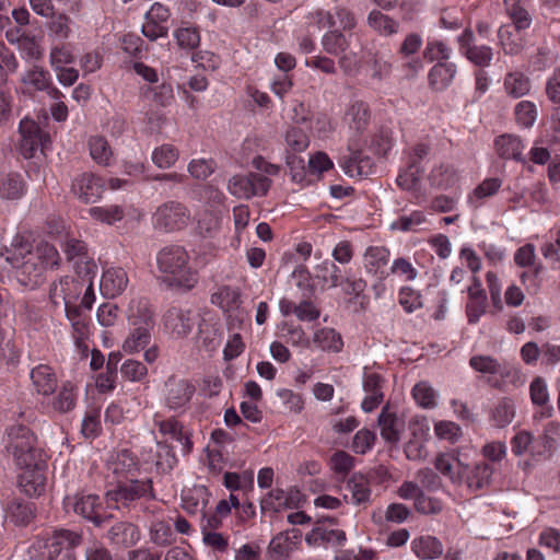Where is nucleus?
<instances>
[{
  "mask_svg": "<svg viewBox=\"0 0 560 560\" xmlns=\"http://www.w3.org/2000/svg\"><path fill=\"white\" fill-rule=\"evenodd\" d=\"M195 392L196 387L188 380L170 376L164 383V404L172 411L185 412Z\"/></svg>",
  "mask_w": 560,
  "mask_h": 560,
  "instance_id": "8",
  "label": "nucleus"
},
{
  "mask_svg": "<svg viewBox=\"0 0 560 560\" xmlns=\"http://www.w3.org/2000/svg\"><path fill=\"white\" fill-rule=\"evenodd\" d=\"M345 174L350 177L363 178L374 172L372 159L359 150H350L340 161Z\"/></svg>",
  "mask_w": 560,
  "mask_h": 560,
  "instance_id": "19",
  "label": "nucleus"
},
{
  "mask_svg": "<svg viewBox=\"0 0 560 560\" xmlns=\"http://www.w3.org/2000/svg\"><path fill=\"white\" fill-rule=\"evenodd\" d=\"M106 538L112 545L129 548L139 541L140 532L132 523L121 521L109 527Z\"/></svg>",
  "mask_w": 560,
  "mask_h": 560,
  "instance_id": "24",
  "label": "nucleus"
},
{
  "mask_svg": "<svg viewBox=\"0 0 560 560\" xmlns=\"http://www.w3.org/2000/svg\"><path fill=\"white\" fill-rule=\"evenodd\" d=\"M191 219V212L185 203L168 200L156 208L152 215V224L160 232L174 233L185 230Z\"/></svg>",
  "mask_w": 560,
  "mask_h": 560,
  "instance_id": "6",
  "label": "nucleus"
},
{
  "mask_svg": "<svg viewBox=\"0 0 560 560\" xmlns=\"http://www.w3.org/2000/svg\"><path fill=\"white\" fill-rule=\"evenodd\" d=\"M313 342L323 351L340 352L343 347V341L335 329L324 327L315 331Z\"/></svg>",
  "mask_w": 560,
  "mask_h": 560,
  "instance_id": "38",
  "label": "nucleus"
},
{
  "mask_svg": "<svg viewBox=\"0 0 560 560\" xmlns=\"http://www.w3.org/2000/svg\"><path fill=\"white\" fill-rule=\"evenodd\" d=\"M494 145L498 154L501 158L525 162L523 156L524 145L518 137L512 135H502L495 139Z\"/></svg>",
  "mask_w": 560,
  "mask_h": 560,
  "instance_id": "35",
  "label": "nucleus"
},
{
  "mask_svg": "<svg viewBox=\"0 0 560 560\" xmlns=\"http://www.w3.org/2000/svg\"><path fill=\"white\" fill-rule=\"evenodd\" d=\"M469 364L475 371L483 374H500L501 376L505 374L503 366L489 355H474L470 358Z\"/></svg>",
  "mask_w": 560,
  "mask_h": 560,
  "instance_id": "57",
  "label": "nucleus"
},
{
  "mask_svg": "<svg viewBox=\"0 0 560 560\" xmlns=\"http://www.w3.org/2000/svg\"><path fill=\"white\" fill-rule=\"evenodd\" d=\"M370 119L371 113L365 102L354 100L349 104L345 114V120L350 129L363 132L368 128Z\"/></svg>",
  "mask_w": 560,
  "mask_h": 560,
  "instance_id": "29",
  "label": "nucleus"
},
{
  "mask_svg": "<svg viewBox=\"0 0 560 560\" xmlns=\"http://www.w3.org/2000/svg\"><path fill=\"white\" fill-rule=\"evenodd\" d=\"M515 417V406L510 398H502L491 411V420L498 428L510 424Z\"/></svg>",
  "mask_w": 560,
  "mask_h": 560,
  "instance_id": "47",
  "label": "nucleus"
},
{
  "mask_svg": "<svg viewBox=\"0 0 560 560\" xmlns=\"http://www.w3.org/2000/svg\"><path fill=\"white\" fill-rule=\"evenodd\" d=\"M299 491L285 492L282 489H273L260 501L261 510L279 512L284 509H291L295 505V498Z\"/></svg>",
  "mask_w": 560,
  "mask_h": 560,
  "instance_id": "31",
  "label": "nucleus"
},
{
  "mask_svg": "<svg viewBox=\"0 0 560 560\" xmlns=\"http://www.w3.org/2000/svg\"><path fill=\"white\" fill-rule=\"evenodd\" d=\"M425 222V215L421 211H413L410 214L401 215L390 224L392 230L402 232L417 231Z\"/></svg>",
  "mask_w": 560,
  "mask_h": 560,
  "instance_id": "62",
  "label": "nucleus"
},
{
  "mask_svg": "<svg viewBox=\"0 0 560 560\" xmlns=\"http://www.w3.org/2000/svg\"><path fill=\"white\" fill-rule=\"evenodd\" d=\"M463 466L464 464L457 459V468L453 465V457L448 454H440L435 457L434 467L443 476L447 477L453 485H463Z\"/></svg>",
  "mask_w": 560,
  "mask_h": 560,
  "instance_id": "37",
  "label": "nucleus"
},
{
  "mask_svg": "<svg viewBox=\"0 0 560 560\" xmlns=\"http://www.w3.org/2000/svg\"><path fill=\"white\" fill-rule=\"evenodd\" d=\"M346 489L350 494H345L347 503L358 506L362 510L368 509L372 503V490L369 479L361 472L353 474L346 483Z\"/></svg>",
  "mask_w": 560,
  "mask_h": 560,
  "instance_id": "16",
  "label": "nucleus"
},
{
  "mask_svg": "<svg viewBox=\"0 0 560 560\" xmlns=\"http://www.w3.org/2000/svg\"><path fill=\"white\" fill-rule=\"evenodd\" d=\"M154 423L163 435H168L171 439L182 443L183 452L188 453L192 447L189 436L183 431V425L175 419L170 418L166 420L154 418Z\"/></svg>",
  "mask_w": 560,
  "mask_h": 560,
  "instance_id": "36",
  "label": "nucleus"
},
{
  "mask_svg": "<svg viewBox=\"0 0 560 560\" xmlns=\"http://www.w3.org/2000/svg\"><path fill=\"white\" fill-rule=\"evenodd\" d=\"M316 278L329 289L343 285V277L340 267L334 261L325 260L315 267Z\"/></svg>",
  "mask_w": 560,
  "mask_h": 560,
  "instance_id": "39",
  "label": "nucleus"
},
{
  "mask_svg": "<svg viewBox=\"0 0 560 560\" xmlns=\"http://www.w3.org/2000/svg\"><path fill=\"white\" fill-rule=\"evenodd\" d=\"M89 150L91 158L100 165H109L112 150L107 140L101 136H93L89 139Z\"/></svg>",
  "mask_w": 560,
  "mask_h": 560,
  "instance_id": "49",
  "label": "nucleus"
},
{
  "mask_svg": "<svg viewBox=\"0 0 560 560\" xmlns=\"http://www.w3.org/2000/svg\"><path fill=\"white\" fill-rule=\"evenodd\" d=\"M317 23L322 28L340 27L352 30L355 24L354 14L347 8L336 7L332 11H318Z\"/></svg>",
  "mask_w": 560,
  "mask_h": 560,
  "instance_id": "23",
  "label": "nucleus"
},
{
  "mask_svg": "<svg viewBox=\"0 0 560 560\" xmlns=\"http://www.w3.org/2000/svg\"><path fill=\"white\" fill-rule=\"evenodd\" d=\"M503 5L517 32L527 30L532 25L533 18L525 8L524 0H503Z\"/></svg>",
  "mask_w": 560,
  "mask_h": 560,
  "instance_id": "34",
  "label": "nucleus"
},
{
  "mask_svg": "<svg viewBox=\"0 0 560 560\" xmlns=\"http://www.w3.org/2000/svg\"><path fill=\"white\" fill-rule=\"evenodd\" d=\"M110 470L118 480L127 481L137 479L139 471L137 457L128 450H121L112 456L107 464Z\"/></svg>",
  "mask_w": 560,
  "mask_h": 560,
  "instance_id": "20",
  "label": "nucleus"
},
{
  "mask_svg": "<svg viewBox=\"0 0 560 560\" xmlns=\"http://www.w3.org/2000/svg\"><path fill=\"white\" fill-rule=\"evenodd\" d=\"M347 540L346 533L338 528L337 520L334 517L319 518L313 529L306 534L305 541L308 546H342Z\"/></svg>",
  "mask_w": 560,
  "mask_h": 560,
  "instance_id": "11",
  "label": "nucleus"
},
{
  "mask_svg": "<svg viewBox=\"0 0 560 560\" xmlns=\"http://www.w3.org/2000/svg\"><path fill=\"white\" fill-rule=\"evenodd\" d=\"M413 553L422 560L438 559L443 555V545L434 536L421 535L411 541Z\"/></svg>",
  "mask_w": 560,
  "mask_h": 560,
  "instance_id": "30",
  "label": "nucleus"
},
{
  "mask_svg": "<svg viewBox=\"0 0 560 560\" xmlns=\"http://www.w3.org/2000/svg\"><path fill=\"white\" fill-rule=\"evenodd\" d=\"M50 81L51 78L49 72L39 67H34L26 71L22 77V82L36 91H45L46 89H49Z\"/></svg>",
  "mask_w": 560,
  "mask_h": 560,
  "instance_id": "55",
  "label": "nucleus"
},
{
  "mask_svg": "<svg viewBox=\"0 0 560 560\" xmlns=\"http://www.w3.org/2000/svg\"><path fill=\"white\" fill-rule=\"evenodd\" d=\"M12 268L19 283L30 288H35L40 282L45 270L43 262L38 260V256L33 254L27 256L25 261L19 262Z\"/></svg>",
  "mask_w": 560,
  "mask_h": 560,
  "instance_id": "21",
  "label": "nucleus"
},
{
  "mask_svg": "<svg viewBox=\"0 0 560 560\" xmlns=\"http://www.w3.org/2000/svg\"><path fill=\"white\" fill-rule=\"evenodd\" d=\"M211 303L228 314V325L231 329L240 327L246 317V313L241 308V294L235 288L221 287L211 295Z\"/></svg>",
  "mask_w": 560,
  "mask_h": 560,
  "instance_id": "12",
  "label": "nucleus"
},
{
  "mask_svg": "<svg viewBox=\"0 0 560 560\" xmlns=\"http://www.w3.org/2000/svg\"><path fill=\"white\" fill-rule=\"evenodd\" d=\"M89 213L93 219L107 224L120 221L125 215L124 209L118 205L92 207L89 209Z\"/></svg>",
  "mask_w": 560,
  "mask_h": 560,
  "instance_id": "54",
  "label": "nucleus"
},
{
  "mask_svg": "<svg viewBox=\"0 0 560 560\" xmlns=\"http://www.w3.org/2000/svg\"><path fill=\"white\" fill-rule=\"evenodd\" d=\"M504 88L509 95L521 97L529 92L530 81L522 72H511L504 79Z\"/></svg>",
  "mask_w": 560,
  "mask_h": 560,
  "instance_id": "51",
  "label": "nucleus"
},
{
  "mask_svg": "<svg viewBox=\"0 0 560 560\" xmlns=\"http://www.w3.org/2000/svg\"><path fill=\"white\" fill-rule=\"evenodd\" d=\"M456 73L457 67L454 62L448 60L436 62L429 71V85L434 91H444L452 84Z\"/></svg>",
  "mask_w": 560,
  "mask_h": 560,
  "instance_id": "27",
  "label": "nucleus"
},
{
  "mask_svg": "<svg viewBox=\"0 0 560 560\" xmlns=\"http://www.w3.org/2000/svg\"><path fill=\"white\" fill-rule=\"evenodd\" d=\"M82 534L69 529H56L46 539L43 556L47 560H77L73 549L81 545Z\"/></svg>",
  "mask_w": 560,
  "mask_h": 560,
  "instance_id": "7",
  "label": "nucleus"
},
{
  "mask_svg": "<svg viewBox=\"0 0 560 560\" xmlns=\"http://www.w3.org/2000/svg\"><path fill=\"white\" fill-rule=\"evenodd\" d=\"M160 281L170 289L188 292L198 283V276L189 265V255L184 246H163L155 257Z\"/></svg>",
  "mask_w": 560,
  "mask_h": 560,
  "instance_id": "1",
  "label": "nucleus"
},
{
  "mask_svg": "<svg viewBox=\"0 0 560 560\" xmlns=\"http://www.w3.org/2000/svg\"><path fill=\"white\" fill-rule=\"evenodd\" d=\"M75 394L73 385L70 382H67L62 385L60 392L58 393L56 399L54 400V409L59 412H68L72 410L75 406Z\"/></svg>",
  "mask_w": 560,
  "mask_h": 560,
  "instance_id": "59",
  "label": "nucleus"
},
{
  "mask_svg": "<svg viewBox=\"0 0 560 560\" xmlns=\"http://www.w3.org/2000/svg\"><path fill=\"white\" fill-rule=\"evenodd\" d=\"M128 281L127 272L122 268L110 267L103 272L100 289L106 298H115L124 292Z\"/></svg>",
  "mask_w": 560,
  "mask_h": 560,
  "instance_id": "25",
  "label": "nucleus"
},
{
  "mask_svg": "<svg viewBox=\"0 0 560 560\" xmlns=\"http://www.w3.org/2000/svg\"><path fill=\"white\" fill-rule=\"evenodd\" d=\"M493 467L486 463H477L472 466L464 464L463 476L465 485L470 491L481 490L490 485Z\"/></svg>",
  "mask_w": 560,
  "mask_h": 560,
  "instance_id": "22",
  "label": "nucleus"
},
{
  "mask_svg": "<svg viewBox=\"0 0 560 560\" xmlns=\"http://www.w3.org/2000/svg\"><path fill=\"white\" fill-rule=\"evenodd\" d=\"M502 185V180L497 177L486 178L468 196V202L471 207L478 208L482 200L495 195Z\"/></svg>",
  "mask_w": 560,
  "mask_h": 560,
  "instance_id": "43",
  "label": "nucleus"
},
{
  "mask_svg": "<svg viewBox=\"0 0 560 560\" xmlns=\"http://www.w3.org/2000/svg\"><path fill=\"white\" fill-rule=\"evenodd\" d=\"M13 336L14 329L8 320L0 319V353L7 361H13L19 357Z\"/></svg>",
  "mask_w": 560,
  "mask_h": 560,
  "instance_id": "44",
  "label": "nucleus"
},
{
  "mask_svg": "<svg viewBox=\"0 0 560 560\" xmlns=\"http://www.w3.org/2000/svg\"><path fill=\"white\" fill-rule=\"evenodd\" d=\"M51 20L47 24L48 36L57 40H66L70 37L71 20L66 14L59 13L50 16Z\"/></svg>",
  "mask_w": 560,
  "mask_h": 560,
  "instance_id": "53",
  "label": "nucleus"
},
{
  "mask_svg": "<svg viewBox=\"0 0 560 560\" xmlns=\"http://www.w3.org/2000/svg\"><path fill=\"white\" fill-rule=\"evenodd\" d=\"M24 183L19 174L10 173L0 178V198L15 200L23 196Z\"/></svg>",
  "mask_w": 560,
  "mask_h": 560,
  "instance_id": "42",
  "label": "nucleus"
},
{
  "mask_svg": "<svg viewBox=\"0 0 560 560\" xmlns=\"http://www.w3.org/2000/svg\"><path fill=\"white\" fill-rule=\"evenodd\" d=\"M142 93L147 100L162 107L168 106L174 100L173 88L167 83L143 88Z\"/></svg>",
  "mask_w": 560,
  "mask_h": 560,
  "instance_id": "52",
  "label": "nucleus"
},
{
  "mask_svg": "<svg viewBox=\"0 0 560 560\" xmlns=\"http://www.w3.org/2000/svg\"><path fill=\"white\" fill-rule=\"evenodd\" d=\"M464 56L475 66L486 68L491 65L493 51L490 46L476 45L472 48L466 49Z\"/></svg>",
  "mask_w": 560,
  "mask_h": 560,
  "instance_id": "61",
  "label": "nucleus"
},
{
  "mask_svg": "<svg viewBox=\"0 0 560 560\" xmlns=\"http://www.w3.org/2000/svg\"><path fill=\"white\" fill-rule=\"evenodd\" d=\"M368 24L381 35L385 36L397 33L399 26L398 22L377 10H373L369 13Z\"/></svg>",
  "mask_w": 560,
  "mask_h": 560,
  "instance_id": "48",
  "label": "nucleus"
},
{
  "mask_svg": "<svg viewBox=\"0 0 560 560\" xmlns=\"http://www.w3.org/2000/svg\"><path fill=\"white\" fill-rule=\"evenodd\" d=\"M514 114L518 125L529 128L537 119V107L529 101H521L515 106Z\"/></svg>",
  "mask_w": 560,
  "mask_h": 560,
  "instance_id": "60",
  "label": "nucleus"
},
{
  "mask_svg": "<svg viewBox=\"0 0 560 560\" xmlns=\"http://www.w3.org/2000/svg\"><path fill=\"white\" fill-rule=\"evenodd\" d=\"M164 326L176 337H186L191 332L197 314L188 308L172 306L164 314Z\"/></svg>",
  "mask_w": 560,
  "mask_h": 560,
  "instance_id": "15",
  "label": "nucleus"
},
{
  "mask_svg": "<svg viewBox=\"0 0 560 560\" xmlns=\"http://www.w3.org/2000/svg\"><path fill=\"white\" fill-rule=\"evenodd\" d=\"M144 497H154L151 479L118 480L117 486L106 492V503L109 509H128Z\"/></svg>",
  "mask_w": 560,
  "mask_h": 560,
  "instance_id": "5",
  "label": "nucleus"
},
{
  "mask_svg": "<svg viewBox=\"0 0 560 560\" xmlns=\"http://www.w3.org/2000/svg\"><path fill=\"white\" fill-rule=\"evenodd\" d=\"M152 310L145 299L132 300L128 307V320L132 327H153Z\"/></svg>",
  "mask_w": 560,
  "mask_h": 560,
  "instance_id": "33",
  "label": "nucleus"
},
{
  "mask_svg": "<svg viewBox=\"0 0 560 560\" xmlns=\"http://www.w3.org/2000/svg\"><path fill=\"white\" fill-rule=\"evenodd\" d=\"M179 156L178 150L173 144H162L152 152V162L159 168H170Z\"/></svg>",
  "mask_w": 560,
  "mask_h": 560,
  "instance_id": "56",
  "label": "nucleus"
},
{
  "mask_svg": "<svg viewBox=\"0 0 560 560\" xmlns=\"http://www.w3.org/2000/svg\"><path fill=\"white\" fill-rule=\"evenodd\" d=\"M104 189V180L89 172L75 176L71 184L72 194L84 203H92L98 200Z\"/></svg>",
  "mask_w": 560,
  "mask_h": 560,
  "instance_id": "14",
  "label": "nucleus"
},
{
  "mask_svg": "<svg viewBox=\"0 0 560 560\" xmlns=\"http://www.w3.org/2000/svg\"><path fill=\"white\" fill-rule=\"evenodd\" d=\"M271 185V180L258 173L248 175H234L229 179L228 190L240 199H249L253 196H265Z\"/></svg>",
  "mask_w": 560,
  "mask_h": 560,
  "instance_id": "10",
  "label": "nucleus"
},
{
  "mask_svg": "<svg viewBox=\"0 0 560 560\" xmlns=\"http://www.w3.org/2000/svg\"><path fill=\"white\" fill-rule=\"evenodd\" d=\"M424 170L417 161H409L407 168L401 171L397 176V185L404 190L415 189Z\"/></svg>",
  "mask_w": 560,
  "mask_h": 560,
  "instance_id": "45",
  "label": "nucleus"
},
{
  "mask_svg": "<svg viewBox=\"0 0 560 560\" xmlns=\"http://www.w3.org/2000/svg\"><path fill=\"white\" fill-rule=\"evenodd\" d=\"M381 436L387 443L396 444L405 430V420L387 404L382 408L377 418Z\"/></svg>",
  "mask_w": 560,
  "mask_h": 560,
  "instance_id": "18",
  "label": "nucleus"
},
{
  "mask_svg": "<svg viewBox=\"0 0 560 560\" xmlns=\"http://www.w3.org/2000/svg\"><path fill=\"white\" fill-rule=\"evenodd\" d=\"M63 506L68 513L72 511L96 527L104 526L113 518L112 514L105 513L103 500L95 493L82 491L67 495L63 499Z\"/></svg>",
  "mask_w": 560,
  "mask_h": 560,
  "instance_id": "4",
  "label": "nucleus"
},
{
  "mask_svg": "<svg viewBox=\"0 0 560 560\" xmlns=\"http://www.w3.org/2000/svg\"><path fill=\"white\" fill-rule=\"evenodd\" d=\"M451 48L443 42H429L423 50V57L430 62L447 61L451 57Z\"/></svg>",
  "mask_w": 560,
  "mask_h": 560,
  "instance_id": "63",
  "label": "nucleus"
},
{
  "mask_svg": "<svg viewBox=\"0 0 560 560\" xmlns=\"http://www.w3.org/2000/svg\"><path fill=\"white\" fill-rule=\"evenodd\" d=\"M30 377L36 393L43 396L51 395L58 386L57 375L48 364H38L33 368Z\"/></svg>",
  "mask_w": 560,
  "mask_h": 560,
  "instance_id": "26",
  "label": "nucleus"
},
{
  "mask_svg": "<svg viewBox=\"0 0 560 560\" xmlns=\"http://www.w3.org/2000/svg\"><path fill=\"white\" fill-rule=\"evenodd\" d=\"M23 471L19 475L18 485L22 492L28 497H39L46 488V476L44 464L35 463V466L21 467Z\"/></svg>",
  "mask_w": 560,
  "mask_h": 560,
  "instance_id": "17",
  "label": "nucleus"
},
{
  "mask_svg": "<svg viewBox=\"0 0 560 560\" xmlns=\"http://www.w3.org/2000/svg\"><path fill=\"white\" fill-rule=\"evenodd\" d=\"M412 396L417 404L423 408L436 406L435 392L427 382H420L412 388Z\"/></svg>",
  "mask_w": 560,
  "mask_h": 560,
  "instance_id": "64",
  "label": "nucleus"
},
{
  "mask_svg": "<svg viewBox=\"0 0 560 560\" xmlns=\"http://www.w3.org/2000/svg\"><path fill=\"white\" fill-rule=\"evenodd\" d=\"M19 132L21 135L20 151L26 159L33 158L38 149L44 151L50 143L49 133L44 131L32 119H22L20 121Z\"/></svg>",
  "mask_w": 560,
  "mask_h": 560,
  "instance_id": "13",
  "label": "nucleus"
},
{
  "mask_svg": "<svg viewBox=\"0 0 560 560\" xmlns=\"http://www.w3.org/2000/svg\"><path fill=\"white\" fill-rule=\"evenodd\" d=\"M7 450L13 455L20 467L35 466V463L42 462L36 436L24 425H13L9 429Z\"/></svg>",
  "mask_w": 560,
  "mask_h": 560,
  "instance_id": "3",
  "label": "nucleus"
},
{
  "mask_svg": "<svg viewBox=\"0 0 560 560\" xmlns=\"http://www.w3.org/2000/svg\"><path fill=\"white\" fill-rule=\"evenodd\" d=\"M65 276L54 281L49 289V299L54 305H63L65 308L77 305L75 302L83 293L81 306L90 311L95 302L93 278L95 276Z\"/></svg>",
  "mask_w": 560,
  "mask_h": 560,
  "instance_id": "2",
  "label": "nucleus"
},
{
  "mask_svg": "<svg viewBox=\"0 0 560 560\" xmlns=\"http://www.w3.org/2000/svg\"><path fill=\"white\" fill-rule=\"evenodd\" d=\"M177 459L168 445L163 443L156 444L154 465L159 472H170L174 468Z\"/></svg>",
  "mask_w": 560,
  "mask_h": 560,
  "instance_id": "58",
  "label": "nucleus"
},
{
  "mask_svg": "<svg viewBox=\"0 0 560 560\" xmlns=\"http://www.w3.org/2000/svg\"><path fill=\"white\" fill-rule=\"evenodd\" d=\"M85 311L86 310L82 307L81 304L65 308L67 319L72 327V337L78 346H80L90 334V317Z\"/></svg>",
  "mask_w": 560,
  "mask_h": 560,
  "instance_id": "28",
  "label": "nucleus"
},
{
  "mask_svg": "<svg viewBox=\"0 0 560 560\" xmlns=\"http://www.w3.org/2000/svg\"><path fill=\"white\" fill-rule=\"evenodd\" d=\"M61 248L67 260L73 264L78 276H95L97 266L94 258L90 256L86 244L75 237L67 236L61 242Z\"/></svg>",
  "mask_w": 560,
  "mask_h": 560,
  "instance_id": "9",
  "label": "nucleus"
},
{
  "mask_svg": "<svg viewBox=\"0 0 560 560\" xmlns=\"http://www.w3.org/2000/svg\"><path fill=\"white\" fill-rule=\"evenodd\" d=\"M31 254H34L32 243L18 234L13 237L10 246H7L1 253V256L13 267L19 262L25 261Z\"/></svg>",
  "mask_w": 560,
  "mask_h": 560,
  "instance_id": "32",
  "label": "nucleus"
},
{
  "mask_svg": "<svg viewBox=\"0 0 560 560\" xmlns=\"http://www.w3.org/2000/svg\"><path fill=\"white\" fill-rule=\"evenodd\" d=\"M363 259L366 272L376 275L388 264L389 250L383 246H371L365 250Z\"/></svg>",
  "mask_w": 560,
  "mask_h": 560,
  "instance_id": "40",
  "label": "nucleus"
},
{
  "mask_svg": "<svg viewBox=\"0 0 560 560\" xmlns=\"http://www.w3.org/2000/svg\"><path fill=\"white\" fill-rule=\"evenodd\" d=\"M456 179V172L454 167L448 164H440L435 166L429 175L430 184L441 189H446L453 186Z\"/></svg>",
  "mask_w": 560,
  "mask_h": 560,
  "instance_id": "46",
  "label": "nucleus"
},
{
  "mask_svg": "<svg viewBox=\"0 0 560 560\" xmlns=\"http://www.w3.org/2000/svg\"><path fill=\"white\" fill-rule=\"evenodd\" d=\"M150 330L145 326L133 327L132 331L122 343V350L128 353L138 352L144 349L150 342Z\"/></svg>",
  "mask_w": 560,
  "mask_h": 560,
  "instance_id": "50",
  "label": "nucleus"
},
{
  "mask_svg": "<svg viewBox=\"0 0 560 560\" xmlns=\"http://www.w3.org/2000/svg\"><path fill=\"white\" fill-rule=\"evenodd\" d=\"M351 35L347 36L338 30L327 32L322 39L324 50L334 56L346 52L350 46Z\"/></svg>",
  "mask_w": 560,
  "mask_h": 560,
  "instance_id": "41",
  "label": "nucleus"
}]
</instances>
